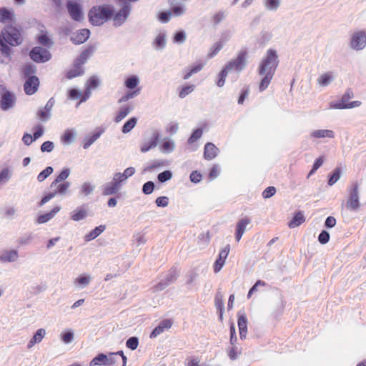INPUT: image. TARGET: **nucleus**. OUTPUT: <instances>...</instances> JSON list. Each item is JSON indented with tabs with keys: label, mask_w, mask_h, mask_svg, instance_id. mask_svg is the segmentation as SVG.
<instances>
[{
	"label": "nucleus",
	"mask_w": 366,
	"mask_h": 366,
	"mask_svg": "<svg viewBox=\"0 0 366 366\" xmlns=\"http://www.w3.org/2000/svg\"><path fill=\"white\" fill-rule=\"evenodd\" d=\"M132 109L133 107L129 105L121 107L114 119L115 122H121Z\"/></svg>",
	"instance_id": "f704fd0d"
},
{
	"label": "nucleus",
	"mask_w": 366,
	"mask_h": 366,
	"mask_svg": "<svg viewBox=\"0 0 366 366\" xmlns=\"http://www.w3.org/2000/svg\"><path fill=\"white\" fill-rule=\"evenodd\" d=\"M29 56L36 63H45L51 59V54L45 48L35 46L29 51Z\"/></svg>",
	"instance_id": "423d86ee"
},
{
	"label": "nucleus",
	"mask_w": 366,
	"mask_h": 366,
	"mask_svg": "<svg viewBox=\"0 0 366 366\" xmlns=\"http://www.w3.org/2000/svg\"><path fill=\"white\" fill-rule=\"evenodd\" d=\"M330 233L326 230H322L318 236V241L320 244H325L330 241Z\"/></svg>",
	"instance_id": "774afa93"
},
{
	"label": "nucleus",
	"mask_w": 366,
	"mask_h": 366,
	"mask_svg": "<svg viewBox=\"0 0 366 366\" xmlns=\"http://www.w3.org/2000/svg\"><path fill=\"white\" fill-rule=\"evenodd\" d=\"M186 40V33L183 30L177 31L173 38V41L175 43L182 44Z\"/></svg>",
	"instance_id": "bf43d9fd"
},
{
	"label": "nucleus",
	"mask_w": 366,
	"mask_h": 366,
	"mask_svg": "<svg viewBox=\"0 0 366 366\" xmlns=\"http://www.w3.org/2000/svg\"><path fill=\"white\" fill-rule=\"evenodd\" d=\"M219 149L211 142H208L204 146V158L207 160H212L217 156Z\"/></svg>",
	"instance_id": "6ab92c4d"
},
{
	"label": "nucleus",
	"mask_w": 366,
	"mask_h": 366,
	"mask_svg": "<svg viewBox=\"0 0 366 366\" xmlns=\"http://www.w3.org/2000/svg\"><path fill=\"white\" fill-rule=\"evenodd\" d=\"M154 188H155V184L154 183V182L148 181L143 184L142 190L144 194L148 195V194H152L154 192Z\"/></svg>",
	"instance_id": "5fc2aeb1"
},
{
	"label": "nucleus",
	"mask_w": 366,
	"mask_h": 366,
	"mask_svg": "<svg viewBox=\"0 0 366 366\" xmlns=\"http://www.w3.org/2000/svg\"><path fill=\"white\" fill-rule=\"evenodd\" d=\"M166 165H167V162L165 160H154L149 166H147L144 169V170L150 172L157 167H164Z\"/></svg>",
	"instance_id": "6e6d98bb"
},
{
	"label": "nucleus",
	"mask_w": 366,
	"mask_h": 366,
	"mask_svg": "<svg viewBox=\"0 0 366 366\" xmlns=\"http://www.w3.org/2000/svg\"><path fill=\"white\" fill-rule=\"evenodd\" d=\"M194 89H195L194 84L185 85V86L179 87L178 89L179 90V98L183 99V98L186 97L188 94L192 93L194 90Z\"/></svg>",
	"instance_id": "ea45409f"
},
{
	"label": "nucleus",
	"mask_w": 366,
	"mask_h": 366,
	"mask_svg": "<svg viewBox=\"0 0 366 366\" xmlns=\"http://www.w3.org/2000/svg\"><path fill=\"white\" fill-rule=\"evenodd\" d=\"M74 338V333L73 330H67L66 331H64L61 334V340L65 343V344H69L71 343Z\"/></svg>",
	"instance_id": "79ce46f5"
},
{
	"label": "nucleus",
	"mask_w": 366,
	"mask_h": 366,
	"mask_svg": "<svg viewBox=\"0 0 366 366\" xmlns=\"http://www.w3.org/2000/svg\"><path fill=\"white\" fill-rule=\"evenodd\" d=\"M242 351L238 350L237 346H232V347L227 350L228 357L231 360H235L237 359V354H241Z\"/></svg>",
	"instance_id": "e2e57ef3"
},
{
	"label": "nucleus",
	"mask_w": 366,
	"mask_h": 366,
	"mask_svg": "<svg viewBox=\"0 0 366 366\" xmlns=\"http://www.w3.org/2000/svg\"><path fill=\"white\" fill-rule=\"evenodd\" d=\"M137 123V118L133 117L129 118L122 126V132L124 134H127L136 126Z\"/></svg>",
	"instance_id": "e433bc0d"
},
{
	"label": "nucleus",
	"mask_w": 366,
	"mask_h": 366,
	"mask_svg": "<svg viewBox=\"0 0 366 366\" xmlns=\"http://www.w3.org/2000/svg\"><path fill=\"white\" fill-rule=\"evenodd\" d=\"M332 75L327 72L322 74L317 81L321 86H327L332 81Z\"/></svg>",
	"instance_id": "8fccbe9b"
},
{
	"label": "nucleus",
	"mask_w": 366,
	"mask_h": 366,
	"mask_svg": "<svg viewBox=\"0 0 366 366\" xmlns=\"http://www.w3.org/2000/svg\"><path fill=\"white\" fill-rule=\"evenodd\" d=\"M36 72V66L31 63L26 64L24 66L23 74L24 78H29V76H34Z\"/></svg>",
	"instance_id": "58836bf2"
},
{
	"label": "nucleus",
	"mask_w": 366,
	"mask_h": 366,
	"mask_svg": "<svg viewBox=\"0 0 366 366\" xmlns=\"http://www.w3.org/2000/svg\"><path fill=\"white\" fill-rule=\"evenodd\" d=\"M305 221V217L301 211L295 213L292 219L288 222L290 228L299 227Z\"/></svg>",
	"instance_id": "5701e85b"
},
{
	"label": "nucleus",
	"mask_w": 366,
	"mask_h": 366,
	"mask_svg": "<svg viewBox=\"0 0 366 366\" xmlns=\"http://www.w3.org/2000/svg\"><path fill=\"white\" fill-rule=\"evenodd\" d=\"M61 207L56 206L50 212L40 214L36 219V222L39 224H43L49 222L60 211Z\"/></svg>",
	"instance_id": "aec40b11"
},
{
	"label": "nucleus",
	"mask_w": 366,
	"mask_h": 366,
	"mask_svg": "<svg viewBox=\"0 0 366 366\" xmlns=\"http://www.w3.org/2000/svg\"><path fill=\"white\" fill-rule=\"evenodd\" d=\"M14 13L13 10L1 7V23H14Z\"/></svg>",
	"instance_id": "393cba45"
},
{
	"label": "nucleus",
	"mask_w": 366,
	"mask_h": 366,
	"mask_svg": "<svg viewBox=\"0 0 366 366\" xmlns=\"http://www.w3.org/2000/svg\"><path fill=\"white\" fill-rule=\"evenodd\" d=\"M223 47V42L219 41L216 42L212 48V51L209 53L208 56L209 58H212L217 54V53L222 49Z\"/></svg>",
	"instance_id": "680f3d73"
},
{
	"label": "nucleus",
	"mask_w": 366,
	"mask_h": 366,
	"mask_svg": "<svg viewBox=\"0 0 366 366\" xmlns=\"http://www.w3.org/2000/svg\"><path fill=\"white\" fill-rule=\"evenodd\" d=\"M103 130L94 132L91 136H87L84 138L83 148L88 149L102 134Z\"/></svg>",
	"instance_id": "7c9ffc66"
},
{
	"label": "nucleus",
	"mask_w": 366,
	"mask_h": 366,
	"mask_svg": "<svg viewBox=\"0 0 366 366\" xmlns=\"http://www.w3.org/2000/svg\"><path fill=\"white\" fill-rule=\"evenodd\" d=\"M94 51V47L93 46H89L84 51L81 52L77 58L75 59L76 61L80 62V64H84L86 60L89 58L91 55Z\"/></svg>",
	"instance_id": "a878e982"
},
{
	"label": "nucleus",
	"mask_w": 366,
	"mask_h": 366,
	"mask_svg": "<svg viewBox=\"0 0 366 366\" xmlns=\"http://www.w3.org/2000/svg\"><path fill=\"white\" fill-rule=\"evenodd\" d=\"M66 8L71 18L76 21H81L83 19L82 8L80 4L75 1H68Z\"/></svg>",
	"instance_id": "f8f14e48"
},
{
	"label": "nucleus",
	"mask_w": 366,
	"mask_h": 366,
	"mask_svg": "<svg viewBox=\"0 0 366 366\" xmlns=\"http://www.w3.org/2000/svg\"><path fill=\"white\" fill-rule=\"evenodd\" d=\"M169 4L171 6L170 12L172 13V15L179 16L184 13V6L183 4H178L177 0L174 2V4H172L171 0H169Z\"/></svg>",
	"instance_id": "c756f323"
},
{
	"label": "nucleus",
	"mask_w": 366,
	"mask_h": 366,
	"mask_svg": "<svg viewBox=\"0 0 366 366\" xmlns=\"http://www.w3.org/2000/svg\"><path fill=\"white\" fill-rule=\"evenodd\" d=\"M161 149L163 152L167 153L172 152L174 149V143L172 140L165 141L162 144Z\"/></svg>",
	"instance_id": "0e129e2a"
},
{
	"label": "nucleus",
	"mask_w": 366,
	"mask_h": 366,
	"mask_svg": "<svg viewBox=\"0 0 366 366\" xmlns=\"http://www.w3.org/2000/svg\"><path fill=\"white\" fill-rule=\"evenodd\" d=\"M114 12V8L111 4L94 6L88 13L89 21L93 26H101L112 18Z\"/></svg>",
	"instance_id": "f03ea898"
},
{
	"label": "nucleus",
	"mask_w": 366,
	"mask_h": 366,
	"mask_svg": "<svg viewBox=\"0 0 366 366\" xmlns=\"http://www.w3.org/2000/svg\"><path fill=\"white\" fill-rule=\"evenodd\" d=\"M16 102V95L1 86V110H9L15 107Z\"/></svg>",
	"instance_id": "0eeeda50"
},
{
	"label": "nucleus",
	"mask_w": 366,
	"mask_h": 366,
	"mask_svg": "<svg viewBox=\"0 0 366 366\" xmlns=\"http://www.w3.org/2000/svg\"><path fill=\"white\" fill-rule=\"evenodd\" d=\"M279 63V56L277 51L274 49H269L258 67L259 74L263 76L259 85V92H263L268 87Z\"/></svg>",
	"instance_id": "f257e3e1"
},
{
	"label": "nucleus",
	"mask_w": 366,
	"mask_h": 366,
	"mask_svg": "<svg viewBox=\"0 0 366 366\" xmlns=\"http://www.w3.org/2000/svg\"><path fill=\"white\" fill-rule=\"evenodd\" d=\"M250 222L251 220L248 217L242 218L238 221L235 232V239L237 242H239L241 239L245 231L247 225H248Z\"/></svg>",
	"instance_id": "a211bd4d"
},
{
	"label": "nucleus",
	"mask_w": 366,
	"mask_h": 366,
	"mask_svg": "<svg viewBox=\"0 0 366 366\" xmlns=\"http://www.w3.org/2000/svg\"><path fill=\"white\" fill-rule=\"evenodd\" d=\"M346 207L350 211H357L360 207L359 199V184L352 183V188L349 190V197L346 202Z\"/></svg>",
	"instance_id": "39448f33"
},
{
	"label": "nucleus",
	"mask_w": 366,
	"mask_h": 366,
	"mask_svg": "<svg viewBox=\"0 0 366 366\" xmlns=\"http://www.w3.org/2000/svg\"><path fill=\"white\" fill-rule=\"evenodd\" d=\"M105 229L106 226L103 224L96 227L94 229L90 231L84 236V241L89 242L94 239L98 236H99L105 230Z\"/></svg>",
	"instance_id": "b1692460"
},
{
	"label": "nucleus",
	"mask_w": 366,
	"mask_h": 366,
	"mask_svg": "<svg viewBox=\"0 0 366 366\" xmlns=\"http://www.w3.org/2000/svg\"><path fill=\"white\" fill-rule=\"evenodd\" d=\"M11 46L6 41L1 40V56L10 57L11 53Z\"/></svg>",
	"instance_id": "338daca9"
},
{
	"label": "nucleus",
	"mask_w": 366,
	"mask_h": 366,
	"mask_svg": "<svg viewBox=\"0 0 366 366\" xmlns=\"http://www.w3.org/2000/svg\"><path fill=\"white\" fill-rule=\"evenodd\" d=\"M159 139V132H154L152 135V138L148 142L144 143L140 148V151L142 153H145L148 152L150 149L155 147L157 145L158 141Z\"/></svg>",
	"instance_id": "412c9836"
},
{
	"label": "nucleus",
	"mask_w": 366,
	"mask_h": 366,
	"mask_svg": "<svg viewBox=\"0 0 366 366\" xmlns=\"http://www.w3.org/2000/svg\"><path fill=\"white\" fill-rule=\"evenodd\" d=\"M90 36V31L88 29H79L76 33L74 34L71 37V41L74 44H81L84 43Z\"/></svg>",
	"instance_id": "dca6fc26"
},
{
	"label": "nucleus",
	"mask_w": 366,
	"mask_h": 366,
	"mask_svg": "<svg viewBox=\"0 0 366 366\" xmlns=\"http://www.w3.org/2000/svg\"><path fill=\"white\" fill-rule=\"evenodd\" d=\"M154 44L158 49H164L166 45V36L164 34H159L154 39Z\"/></svg>",
	"instance_id": "a18cd8bd"
},
{
	"label": "nucleus",
	"mask_w": 366,
	"mask_h": 366,
	"mask_svg": "<svg viewBox=\"0 0 366 366\" xmlns=\"http://www.w3.org/2000/svg\"><path fill=\"white\" fill-rule=\"evenodd\" d=\"M85 205L76 208L72 213L71 219L74 221H80L84 219L87 216L86 209L84 208Z\"/></svg>",
	"instance_id": "cd10ccee"
},
{
	"label": "nucleus",
	"mask_w": 366,
	"mask_h": 366,
	"mask_svg": "<svg viewBox=\"0 0 366 366\" xmlns=\"http://www.w3.org/2000/svg\"><path fill=\"white\" fill-rule=\"evenodd\" d=\"M237 325L239 328L247 326V317L244 312L239 311L237 312Z\"/></svg>",
	"instance_id": "603ef678"
},
{
	"label": "nucleus",
	"mask_w": 366,
	"mask_h": 366,
	"mask_svg": "<svg viewBox=\"0 0 366 366\" xmlns=\"http://www.w3.org/2000/svg\"><path fill=\"white\" fill-rule=\"evenodd\" d=\"M353 97L354 94L352 89L348 88L342 97L340 101L330 102V108L336 109H346L347 104L350 102L349 100L353 98Z\"/></svg>",
	"instance_id": "4468645a"
},
{
	"label": "nucleus",
	"mask_w": 366,
	"mask_h": 366,
	"mask_svg": "<svg viewBox=\"0 0 366 366\" xmlns=\"http://www.w3.org/2000/svg\"><path fill=\"white\" fill-rule=\"evenodd\" d=\"M229 71L228 69H227L225 66H224L223 69L219 73L218 80L217 81V85L219 87H222L224 86V84L225 83L226 77H227Z\"/></svg>",
	"instance_id": "09e8293b"
},
{
	"label": "nucleus",
	"mask_w": 366,
	"mask_h": 366,
	"mask_svg": "<svg viewBox=\"0 0 366 366\" xmlns=\"http://www.w3.org/2000/svg\"><path fill=\"white\" fill-rule=\"evenodd\" d=\"M179 277V272L176 267H172L164 278L162 279L158 284L155 285V289L157 290H163L172 283L174 282Z\"/></svg>",
	"instance_id": "6e6552de"
},
{
	"label": "nucleus",
	"mask_w": 366,
	"mask_h": 366,
	"mask_svg": "<svg viewBox=\"0 0 366 366\" xmlns=\"http://www.w3.org/2000/svg\"><path fill=\"white\" fill-rule=\"evenodd\" d=\"M124 179L118 176V173L114 175L113 180L111 182H108L104 185L102 194L104 196L112 195L119 190L122 182Z\"/></svg>",
	"instance_id": "9d476101"
},
{
	"label": "nucleus",
	"mask_w": 366,
	"mask_h": 366,
	"mask_svg": "<svg viewBox=\"0 0 366 366\" xmlns=\"http://www.w3.org/2000/svg\"><path fill=\"white\" fill-rule=\"evenodd\" d=\"M203 133V129L202 128H197L194 129L192 134L190 135L189 138L188 139V144H192L197 140L201 138Z\"/></svg>",
	"instance_id": "de8ad7c7"
},
{
	"label": "nucleus",
	"mask_w": 366,
	"mask_h": 366,
	"mask_svg": "<svg viewBox=\"0 0 366 366\" xmlns=\"http://www.w3.org/2000/svg\"><path fill=\"white\" fill-rule=\"evenodd\" d=\"M19 257L17 250L11 249L9 251H4L1 254V262H15Z\"/></svg>",
	"instance_id": "bb28decb"
},
{
	"label": "nucleus",
	"mask_w": 366,
	"mask_h": 366,
	"mask_svg": "<svg viewBox=\"0 0 366 366\" xmlns=\"http://www.w3.org/2000/svg\"><path fill=\"white\" fill-rule=\"evenodd\" d=\"M272 38V34L269 31H262L260 34V37L257 39V43L262 46L270 41Z\"/></svg>",
	"instance_id": "3c124183"
},
{
	"label": "nucleus",
	"mask_w": 366,
	"mask_h": 366,
	"mask_svg": "<svg viewBox=\"0 0 366 366\" xmlns=\"http://www.w3.org/2000/svg\"><path fill=\"white\" fill-rule=\"evenodd\" d=\"M172 325V320L170 319H164L162 320L159 325L152 331L149 337L155 338L159 335L164 332L165 330H169Z\"/></svg>",
	"instance_id": "f3484780"
},
{
	"label": "nucleus",
	"mask_w": 366,
	"mask_h": 366,
	"mask_svg": "<svg viewBox=\"0 0 366 366\" xmlns=\"http://www.w3.org/2000/svg\"><path fill=\"white\" fill-rule=\"evenodd\" d=\"M139 84V79L136 75L129 76L124 81V86L130 90L136 89Z\"/></svg>",
	"instance_id": "473e14b6"
},
{
	"label": "nucleus",
	"mask_w": 366,
	"mask_h": 366,
	"mask_svg": "<svg viewBox=\"0 0 366 366\" xmlns=\"http://www.w3.org/2000/svg\"><path fill=\"white\" fill-rule=\"evenodd\" d=\"M173 174L171 170H164L157 175V180L160 183H164L172 178Z\"/></svg>",
	"instance_id": "37998d69"
},
{
	"label": "nucleus",
	"mask_w": 366,
	"mask_h": 366,
	"mask_svg": "<svg viewBox=\"0 0 366 366\" xmlns=\"http://www.w3.org/2000/svg\"><path fill=\"white\" fill-rule=\"evenodd\" d=\"M74 139V134L73 132L67 129L61 136V141L65 144H71Z\"/></svg>",
	"instance_id": "4d7b16f0"
},
{
	"label": "nucleus",
	"mask_w": 366,
	"mask_h": 366,
	"mask_svg": "<svg viewBox=\"0 0 366 366\" xmlns=\"http://www.w3.org/2000/svg\"><path fill=\"white\" fill-rule=\"evenodd\" d=\"M139 338L137 337H131L126 341V346L132 350H136L139 346Z\"/></svg>",
	"instance_id": "864d4df0"
},
{
	"label": "nucleus",
	"mask_w": 366,
	"mask_h": 366,
	"mask_svg": "<svg viewBox=\"0 0 366 366\" xmlns=\"http://www.w3.org/2000/svg\"><path fill=\"white\" fill-rule=\"evenodd\" d=\"M230 250V245L227 244L219 253V255L215 260L213 266L214 272H219L223 267L225 260L229 254Z\"/></svg>",
	"instance_id": "ddd939ff"
},
{
	"label": "nucleus",
	"mask_w": 366,
	"mask_h": 366,
	"mask_svg": "<svg viewBox=\"0 0 366 366\" xmlns=\"http://www.w3.org/2000/svg\"><path fill=\"white\" fill-rule=\"evenodd\" d=\"M1 40L11 46H16L22 43L20 30L12 25H6L1 30Z\"/></svg>",
	"instance_id": "7ed1b4c3"
},
{
	"label": "nucleus",
	"mask_w": 366,
	"mask_h": 366,
	"mask_svg": "<svg viewBox=\"0 0 366 366\" xmlns=\"http://www.w3.org/2000/svg\"><path fill=\"white\" fill-rule=\"evenodd\" d=\"M141 88L138 87L134 90H130L128 91L124 96H122L119 100L118 103H123L126 102L128 100L138 96L140 94Z\"/></svg>",
	"instance_id": "c9c22d12"
},
{
	"label": "nucleus",
	"mask_w": 366,
	"mask_h": 366,
	"mask_svg": "<svg viewBox=\"0 0 366 366\" xmlns=\"http://www.w3.org/2000/svg\"><path fill=\"white\" fill-rule=\"evenodd\" d=\"M108 356L104 353L98 354L91 362L89 365H107Z\"/></svg>",
	"instance_id": "2f4dec72"
},
{
	"label": "nucleus",
	"mask_w": 366,
	"mask_h": 366,
	"mask_svg": "<svg viewBox=\"0 0 366 366\" xmlns=\"http://www.w3.org/2000/svg\"><path fill=\"white\" fill-rule=\"evenodd\" d=\"M26 81L24 84V89L27 95H32L36 93L39 86V80L36 76L25 78Z\"/></svg>",
	"instance_id": "2eb2a0df"
},
{
	"label": "nucleus",
	"mask_w": 366,
	"mask_h": 366,
	"mask_svg": "<svg viewBox=\"0 0 366 366\" xmlns=\"http://www.w3.org/2000/svg\"><path fill=\"white\" fill-rule=\"evenodd\" d=\"M36 114L39 117V118L43 122L48 121L51 117V113L44 109V108H40L38 110Z\"/></svg>",
	"instance_id": "69168bd1"
},
{
	"label": "nucleus",
	"mask_w": 366,
	"mask_h": 366,
	"mask_svg": "<svg viewBox=\"0 0 366 366\" xmlns=\"http://www.w3.org/2000/svg\"><path fill=\"white\" fill-rule=\"evenodd\" d=\"M131 9L132 6L130 4H125L122 5V9L119 11L116 14L114 13V16L112 18L113 19L114 26L119 27L122 26L129 17Z\"/></svg>",
	"instance_id": "1a4fd4ad"
},
{
	"label": "nucleus",
	"mask_w": 366,
	"mask_h": 366,
	"mask_svg": "<svg viewBox=\"0 0 366 366\" xmlns=\"http://www.w3.org/2000/svg\"><path fill=\"white\" fill-rule=\"evenodd\" d=\"M366 46V32L365 31H358L351 36L350 47L354 50H362Z\"/></svg>",
	"instance_id": "9b49d317"
},
{
	"label": "nucleus",
	"mask_w": 366,
	"mask_h": 366,
	"mask_svg": "<svg viewBox=\"0 0 366 366\" xmlns=\"http://www.w3.org/2000/svg\"><path fill=\"white\" fill-rule=\"evenodd\" d=\"M69 187H70V182H61L58 184V186L56 187V188L54 191V192H56V194H64L66 192V191Z\"/></svg>",
	"instance_id": "13d9d810"
},
{
	"label": "nucleus",
	"mask_w": 366,
	"mask_h": 366,
	"mask_svg": "<svg viewBox=\"0 0 366 366\" xmlns=\"http://www.w3.org/2000/svg\"><path fill=\"white\" fill-rule=\"evenodd\" d=\"M46 335V331L43 328H40L36 330V332L34 333L32 338L29 340L27 348L31 349L32 347H34L36 344L39 343L41 342L42 339Z\"/></svg>",
	"instance_id": "4be33fe9"
},
{
	"label": "nucleus",
	"mask_w": 366,
	"mask_h": 366,
	"mask_svg": "<svg viewBox=\"0 0 366 366\" xmlns=\"http://www.w3.org/2000/svg\"><path fill=\"white\" fill-rule=\"evenodd\" d=\"M342 169L340 167H336L330 174L328 175L327 184L332 186L335 184L341 177Z\"/></svg>",
	"instance_id": "c85d7f7f"
},
{
	"label": "nucleus",
	"mask_w": 366,
	"mask_h": 366,
	"mask_svg": "<svg viewBox=\"0 0 366 366\" xmlns=\"http://www.w3.org/2000/svg\"><path fill=\"white\" fill-rule=\"evenodd\" d=\"M249 94V86L248 85H245L241 92H240V94L239 96V98H238V104H243L245 99L248 97Z\"/></svg>",
	"instance_id": "052dcab7"
},
{
	"label": "nucleus",
	"mask_w": 366,
	"mask_h": 366,
	"mask_svg": "<svg viewBox=\"0 0 366 366\" xmlns=\"http://www.w3.org/2000/svg\"><path fill=\"white\" fill-rule=\"evenodd\" d=\"M247 50L240 51L236 59H232L227 62L225 64V67L229 71L232 70H234L237 72L242 71L247 65Z\"/></svg>",
	"instance_id": "20e7f679"
},
{
	"label": "nucleus",
	"mask_w": 366,
	"mask_h": 366,
	"mask_svg": "<svg viewBox=\"0 0 366 366\" xmlns=\"http://www.w3.org/2000/svg\"><path fill=\"white\" fill-rule=\"evenodd\" d=\"M54 172V169L52 167L49 166L46 167L43 171H41L39 175L37 176V180L39 182L45 180L49 176H50Z\"/></svg>",
	"instance_id": "49530a36"
},
{
	"label": "nucleus",
	"mask_w": 366,
	"mask_h": 366,
	"mask_svg": "<svg viewBox=\"0 0 366 366\" xmlns=\"http://www.w3.org/2000/svg\"><path fill=\"white\" fill-rule=\"evenodd\" d=\"M91 282V277L89 275L81 274L79 275L74 281V284L80 285L81 287H85Z\"/></svg>",
	"instance_id": "a19ab883"
},
{
	"label": "nucleus",
	"mask_w": 366,
	"mask_h": 366,
	"mask_svg": "<svg viewBox=\"0 0 366 366\" xmlns=\"http://www.w3.org/2000/svg\"><path fill=\"white\" fill-rule=\"evenodd\" d=\"M37 41L40 44L47 48H51L54 44L46 33H43L39 35L37 37Z\"/></svg>",
	"instance_id": "4c0bfd02"
},
{
	"label": "nucleus",
	"mask_w": 366,
	"mask_h": 366,
	"mask_svg": "<svg viewBox=\"0 0 366 366\" xmlns=\"http://www.w3.org/2000/svg\"><path fill=\"white\" fill-rule=\"evenodd\" d=\"M312 137L315 138H323V137H329L334 138L335 134L332 130L328 129H318L315 130L312 133Z\"/></svg>",
	"instance_id": "72a5a7b5"
},
{
	"label": "nucleus",
	"mask_w": 366,
	"mask_h": 366,
	"mask_svg": "<svg viewBox=\"0 0 366 366\" xmlns=\"http://www.w3.org/2000/svg\"><path fill=\"white\" fill-rule=\"evenodd\" d=\"M324 163V157L320 156L318 158H317L313 163V165L312 167L311 170L307 174V178H310V176L314 174L315 172Z\"/></svg>",
	"instance_id": "c03bdc74"
}]
</instances>
